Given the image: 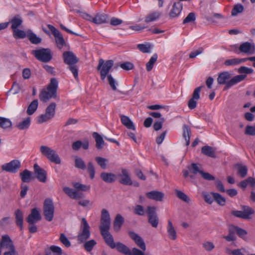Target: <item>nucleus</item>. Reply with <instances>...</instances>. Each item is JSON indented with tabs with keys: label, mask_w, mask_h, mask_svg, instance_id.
<instances>
[{
	"label": "nucleus",
	"mask_w": 255,
	"mask_h": 255,
	"mask_svg": "<svg viewBox=\"0 0 255 255\" xmlns=\"http://www.w3.org/2000/svg\"><path fill=\"white\" fill-rule=\"evenodd\" d=\"M230 78L231 75L227 71L223 72L219 74L217 82L220 85H225L224 90H226L233 85L242 81L246 78V75H237L230 80Z\"/></svg>",
	"instance_id": "nucleus-1"
},
{
	"label": "nucleus",
	"mask_w": 255,
	"mask_h": 255,
	"mask_svg": "<svg viewBox=\"0 0 255 255\" xmlns=\"http://www.w3.org/2000/svg\"><path fill=\"white\" fill-rule=\"evenodd\" d=\"M57 80L55 78H51L47 89H43L39 94L40 101L44 103H46L50 99L55 98L57 96Z\"/></svg>",
	"instance_id": "nucleus-2"
},
{
	"label": "nucleus",
	"mask_w": 255,
	"mask_h": 255,
	"mask_svg": "<svg viewBox=\"0 0 255 255\" xmlns=\"http://www.w3.org/2000/svg\"><path fill=\"white\" fill-rule=\"evenodd\" d=\"M31 53L37 60L42 62L48 63L52 59V51L49 48H41L32 50Z\"/></svg>",
	"instance_id": "nucleus-3"
},
{
	"label": "nucleus",
	"mask_w": 255,
	"mask_h": 255,
	"mask_svg": "<svg viewBox=\"0 0 255 255\" xmlns=\"http://www.w3.org/2000/svg\"><path fill=\"white\" fill-rule=\"evenodd\" d=\"M114 62L113 60L105 61L103 59H100L99 60L97 70L100 71L101 79L102 80L105 79L106 77L109 75V72L114 66Z\"/></svg>",
	"instance_id": "nucleus-4"
},
{
	"label": "nucleus",
	"mask_w": 255,
	"mask_h": 255,
	"mask_svg": "<svg viewBox=\"0 0 255 255\" xmlns=\"http://www.w3.org/2000/svg\"><path fill=\"white\" fill-rule=\"evenodd\" d=\"M90 227L85 218H83L81 221V225L80 226V231L78 236V241L80 243H84L88 240L91 235Z\"/></svg>",
	"instance_id": "nucleus-5"
},
{
	"label": "nucleus",
	"mask_w": 255,
	"mask_h": 255,
	"mask_svg": "<svg viewBox=\"0 0 255 255\" xmlns=\"http://www.w3.org/2000/svg\"><path fill=\"white\" fill-rule=\"evenodd\" d=\"M115 248L119 252L124 255H145L144 253L136 248H132L130 251L126 245L121 242L116 243Z\"/></svg>",
	"instance_id": "nucleus-6"
},
{
	"label": "nucleus",
	"mask_w": 255,
	"mask_h": 255,
	"mask_svg": "<svg viewBox=\"0 0 255 255\" xmlns=\"http://www.w3.org/2000/svg\"><path fill=\"white\" fill-rule=\"evenodd\" d=\"M54 206L53 201L49 198L46 199L43 204V215L47 221H51L54 217Z\"/></svg>",
	"instance_id": "nucleus-7"
},
{
	"label": "nucleus",
	"mask_w": 255,
	"mask_h": 255,
	"mask_svg": "<svg viewBox=\"0 0 255 255\" xmlns=\"http://www.w3.org/2000/svg\"><path fill=\"white\" fill-rule=\"evenodd\" d=\"M156 207L148 206L146 211L148 217V222L153 228H157L159 224V218L156 213Z\"/></svg>",
	"instance_id": "nucleus-8"
},
{
	"label": "nucleus",
	"mask_w": 255,
	"mask_h": 255,
	"mask_svg": "<svg viewBox=\"0 0 255 255\" xmlns=\"http://www.w3.org/2000/svg\"><path fill=\"white\" fill-rule=\"evenodd\" d=\"M20 167V161L18 159H13L8 163L2 165L1 169L3 171L11 174H15L18 172Z\"/></svg>",
	"instance_id": "nucleus-9"
},
{
	"label": "nucleus",
	"mask_w": 255,
	"mask_h": 255,
	"mask_svg": "<svg viewBox=\"0 0 255 255\" xmlns=\"http://www.w3.org/2000/svg\"><path fill=\"white\" fill-rule=\"evenodd\" d=\"M47 27L55 37V42L58 48L59 49H61L66 44V42L62 34L53 25L48 24Z\"/></svg>",
	"instance_id": "nucleus-10"
},
{
	"label": "nucleus",
	"mask_w": 255,
	"mask_h": 255,
	"mask_svg": "<svg viewBox=\"0 0 255 255\" xmlns=\"http://www.w3.org/2000/svg\"><path fill=\"white\" fill-rule=\"evenodd\" d=\"M111 226L110 215L107 210L103 209L101 212L100 230L110 229Z\"/></svg>",
	"instance_id": "nucleus-11"
},
{
	"label": "nucleus",
	"mask_w": 255,
	"mask_h": 255,
	"mask_svg": "<svg viewBox=\"0 0 255 255\" xmlns=\"http://www.w3.org/2000/svg\"><path fill=\"white\" fill-rule=\"evenodd\" d=\"M110 229H104L100 230L101 234L106 244L111 249H113L116 248V244L114 242V238L110 234L109 230Z\"/></svg>",
	"instance_id": "nucleus-12"
},
{
	"label": "nucleus",
	"mask_w": 255,
	"mask_h": 255,
	"mask_svg": "<svg viewBox=\"0 0 255 255\" xmlns=\"http://www.w3.org/2000/svg\"><path fill=\"white\" fill-rule=\"evenodd\" d=\"M128 234L129 237L134 241L136 245L141 249L140 251L144 253L146 250V245L143 239L134 232L129 231Z\"/></svg>",
	"instance_id": "nucleus-13"
},
{
	"label": "nucleus",
	"mask_w": 255,
	"mask_h": 255,
	"mask_svg": "<svg viewBox=\"0 0 255 255\" xmlns=\"http://www.w3.org/2000/svg\"><path fill=\"white\" fill-rule=\"evenodd\" d=\"M64 62L68 65L76 64L79 62V59L72 51H65L62 54Z\"/></svg>",
	"instance_id": "nucleus-14"
},
{
	"label": "nucleus",
	"mask_w": 255,
	"mask_h": 255,
	"mask_svg": "<svg viewBox=\"0 0 255 255\" xmlns=\"http://www.w3.org/2000/svg\"><path fill=\"white\" fill-rule=\"evenodd\" d=\"M239 50L241 52L253 55L255 53V45L254 43L249 42H244L240 45Z\"/></svg>",
	"instance_id": "nucleus-15"
},
{
	"label": "nucleus",
	"mask_w": 255,
	"mask_h": 255,
	"mask_svg": "<svg viewBox=\"0 0 255 255\" xmlns=\"http://www.w3.org/2000/svg\"><path fill=\"white\" fill-rule=\"evenodd\" d=\"M41 219V217L39 211L35 208L31 210L30 214L26 218V221L29 224H34Z\"/></svg>",
	"instance_id": "nucleus-16"
},
{
	"label": "nucleus",
	"mask_w": 255,
	"mask_h": 255,
	"mask_svg": "<svg viewBox=\"0 0 255 255\" xmlns=\"http://www.w3.org/2000/svg\"><path fill=\"white\" fill-rule=\"evenodd\" d=\"M190 173L194 174H200V175L203 176H210L211 175L208 173H206L203 171L201 165L199 164L193 163L189 165L187 167Z\"/></svg>",
	"instance_id": "nucleus-17"
},
{
	"label": "nucleus",
	"mask_w": 255,
	"mask_h": 255,
	"mask_svg": "<svg viewBox=\"0 0 255 255\" xmlns=\"http://www.w3.org/2000/svg\"><path fill=\"white\" fill-rule=\"evenodd\" d=\"M145 196L149 199L161 202L163 200L164 194L160 191L153 190L146 192Z\"/></svg>",
	"instance_id": "nucleus-18"
},
{
	"label": "nucleus",
	"mask_w": 255,
	"mask_h": 255,
	"mask_svg": "<svg viewBox=\"0 0 255 255\" xmlns=\"http://www.w3.org/2000/svg\"><path fill=\"white\" fill-rule=\"evenodd\" d=\"M63 190V191L72 199L78 200L82 198L84 196L83 194L82 193L68 187H64Z\"/></svg>",
	"instance_id": "nucleus-19"
},
{
	"label": "nucleus",
	"mask_w": 255,
	"mask_h": 255,
	"mask_svg": "<svg viewBox=\"0 0 255 255\" xmlns=\"http://www.w3.org/2000/svg\"><path fill=\"white\" fill-rule=\"evenodd\" d=\"M182 9V3L180 1L174 2L169 14L170 17L172 18L177 17L180 14Z\"/></svg>",
	"instance_id": "nucleus-20"
},
{
	"label": "nucleus",
	"mask_w": 255,
	"mask_h": 255,
	"mask_svg": "<svg viewBox=\"0 0 255 255\" xmlns=\"http://www.w3.org/2000/svg\"><path fill=\"white\" fill-rule=\"evenodd\" d=\"M109 16L107 14L98 13L94 17L93 23L96 24H101L108 22Z\"/></svg>",
	"instance_id": "nucleus-21"
},
{
	"label": "nucleus",
	"mask_w": 255,
	"mask_h": 255,
	"mask_svg": "<svg viewBox=\"0 0 255 255\" xmlns=\"http://www.w3.org/2000/svg\"><path fill=\"white\" fill-rule=\"evenodd\" d=\"M12 240L10 237L7 235H4L2 236L1 241L0 242V247L8 249L9 248L14 247Z\"/></svg>",
	"instance_id": "nucleus-22"
},
{
	"label": "nucleus",
	"mask_w": 255,
	"mask_h": 255,
	"mask_svg": "<svg viewBox=\"0 0 255 255\" xmlns=\"http://www.w3.org/2000/svg\"><path fill=\"white\" fill-rule=\"evenodd\" d=\"M125 219L121 214H117L114 221V229L116 232H119L124 224Z\"/></svg>",
	"instance_id": "nucleus-23"
},
{
	"label": "nucleus",
	"mask_w": 255,
	"mask_h": 255,
	"mask_svg": "<svg viewBox=\"0 0 255 255\" xmlns=\"http://www.w3.org/2000/svg\"><path fill=\"white\" fill-rule=\"evenodd\" d=\"M249 185L251 187L255 186V178L249 176L247 179L241 181L239 184L238 186L245 190L247 186Z\"/></svg>",
	"instance_id": "nucleus-24"
},
{
	"label": "nucleus",
	"mask_w": 255,
	"mask_h": 255,
	"mask_svg": "<svg viewBox=\"0 0 255 255\" xmlns=\"http://www.w3.org/2000/svg\"><path fill=\"white\" fill-rule=\"evenodd\" d=\"M89 141L87 139H85L82 142L81 140H77L75 142H74L72 144V149L74 150H78L81 147L84 149H88L89 148Z\"/></svg>",
	"instance_id": "nucleus-25"
},
{
	"label": "nucleus",
	"mask_w": 255,
	"mask_h": 255,
	"mask_svg": "<svg viewBox=\"0 0 255 255\" xmlns=\"http://www.w3.org/2000/svg\"><path fill=\"white\" fill-rule=\"evenodd\" d=\"M121 120L123 125H124L127 128L132 130H135V126L129 117L126 116L121 115Z\"/></svg>",
	"instance_id": "nucleus-26"
},
{
	"label": "nucleus",
	"mask_w": 255,
	"mask_h": 255,
	"mask_svg": "<svg viewBox=\"0 0 255 255\" xmlns=\"http://www.w3.org/2000/svg\"><path fill=\"white\" fill-rule=\"evenodd\" d=\"M15 217V223L21 230L23 228V214L20 209H17L14 213Z\"/></svg>",
	"instance_id": "nucleus-27"
},
{
	"label": "nucleus",
	"mask_w": 255,
	"mask_h": 255,
	"mask_svg": "<svg viewBox=\"0 0 255 255\" xmlns=\"http://www.w3.org/2000/svg\"><path fill=\"white\" fill-rule=\"evenodd\" d=\"M167 232L169 238L172 240H175L177 238L176 232L173 226V224L170 220L168 221V224L167 227Z\"/></svg>",
	"instance_id": "nucleus-28"
},
{
	"label": "nucleus",
	"mask_w": 255,
	"mask_h": 255,
	"mask_svg": "<svg viewBox=\"0 0 255 255\" xmlns=\"http://www.w3.org/2000/svg\"><path fill=\"white\" fill-rule=\"evenodd\" d=\"M191 135V130L190 128L186 125L183 126V137L186 141V145L188 146L190 144V139Z\"/></svg>",
	"instance_id": "nucleus-29"
},
{
	"label": "nucleus",
	"mask_w": 255,
	"mask_h": 255,
	"mask_svg": "<svg viewBox=\"0 0 255 255\" xmlns=\"http://www.w3.org/2000/svg\"><path fill=\"white\" fill-rule=\"evenodd\" d=\"M93 136L95 139L96 148L98 150L102 149L105 145V142L102 137L96 132L93 133Z\"/></svg>",
	"instance_id": "nucleus-30"
},
{
	"label": "nucleus",
	"mask_w": 255,
	"mask_h": 255,
	"mask_svg": "<svg viewBox=\"0 0 255 255\" xmlns=\"http://www.w3.org/2000/svg\"><path fill=\"white\" fill-rule=\"evenodd\" d=\"M161 12L159 11H154L148 14L145 18V22L149 23L158 19L161 16Z\"/></svg>",
	"instance_id": "nucleus-31"
},
{
	"label": "nucleus",
	"mask_w": 255,
	"mask_h": 255,
	"mask_svg": "<svg viewBox=\"0 0 255 255\" xmlns=\"http://www.w3.org/2000/svg\"><path fill=\"white\" fill-rule=\"evenodd\" d=\"M27 37L30 42L32 44H38L41 42V38L37 36L31 30L27 31Z\"/></svg>",
	"instance_id": "nucleus-32"
},
{
	"label": "nucleus",
	"mask_w": 255,
	"mask_h": 255,
	"mask_svg": "<svg viewBox=\"0 0 255 255\" xmlns=\"http://www.w3.org/2000/svg\"><path fill=\"white\" fill-rule=\"evenodd\" d=\"M202 152L209 157H215V149L211 146L205 145L202 147Z\"/></svg>",
	"instance_id": "nucleus-33"
},
{
	"label": "nucleus",
	"mask_w": 255,
	"mask_h": 255,
	"mask_svg": "<svg viewBox=\"0 0 255 255\" xmlns=\"http://www.w3.org/2000/svg\"><path fill=\"white\" fill-rule=\"evenodd\" d=\"M214 200L220 206H223L226 203V199L218 193L211 192Z\"/></svg>",
	"instance_id": "nucleus-34"
},
{
	"label": "nucleus",
	"mask_w": 255,
	"mask_h": 255,
	"mask_svg": "<svg viewBox=\"0 0 255 255\" xmlns=\"http://www.w3.org/2000/svg\"><path fill=\"white\" fill-rule=\"evenodd\" d=\"M47 158L51 162L54 163L56 164H60L61 163V158L55 150L47 157Z\"/></svg>",
	"instance_id": "nucleus-35"
},
{
	"label": "nucleus",
	"mask_w": 255,
	"mask_h": 255,
	"mask_svg": "<svg viewBox=\"0 0 255 255\" xmlns=\"http://www.w3.org/2000/svg\"><path fill=\"white\" fill-rule=\"evenodd\" d=\"M38 105V100H34L28 106L26 113L28 115H32L36 111Z\"/></svg>",
	"instance_id": "nucleus-36"
},
{
	"label": "nucleus",
	"mask_w": 255,
	"mask_h": 255,
	"mask_svg": "<svg viewBox=\"0 0 255 255\" xmlns=\"http://www.w3.org/2000/svg\"><path fill=\"white\" fill-rule=\"evenodd\" d=\"M72 185L75 188L76 191L78 192L81 191H89L90 189V186L82 184L80 182H73Z\"/></svg>",
	"instance_id": "nucleus-37"
},
{
	"label": "nucleus",
	"mask_w": 255,
	"mask_h": 255,
	"mask_svg": "<svg viewBox=\"0 0 255 255\" xmlns=\"http://www.w3.org/2000/svg\"><path fill=\"white\" fill-rule=\"evenodd\" d=\"M245 62V59L240 58H233L226 60L224 62V65L226 66H235Z\"/></svg>",
	"instance_id": "nucleus-38"
},
{
	"label": "nucleus",
	"mask_w": 255,
	"mask_h": 255,
	"mask_svg": "<svg viewBox=\"0 0 255 255\" xmlns=\"http://www.w3.org/2000/svg\"><path fill=\"white\" fill-rule=\"evenodd\" d=\"M233 228V225L231 226L229 229L228 235L227 236H223V238L228 242L234 241L236 240L237 238L235 235L236 233L234 229Z\"/></svg>",
	"instance_id": "nucleus-39"
},
{
	"label": "nucleus",
	"mask_w": 255,
	"mask_h": 255,
	"mask_svg": "<svg viewBox=\"0 0 255 255\" xmlns=\"http://www.w3.org/2000/svg\"><path fill=\"white\" fill-rule=\"evenodd\" d=\"M30 124V118L27 117L26 119L24 120L23 121L19 123L16 126V128H17L20 130H24L27 129Z\"/></svg>",
	"instance_id": "nucleus-40"
},
{
	"label": "nucleus",
	"mask_w": 255,
	"mask_h": 255,
	"mask_svg": "<svg viewBox=\"0 0 255 255\" xmlns=\"http://www.w3.org/2000/svg\"><path fill=\"white\" fill-rule=\"evenodd\" d=\"M242 212L244 216V219H251V216L254 213V210L248 206H243L242 207Z\"/></svg>",
	"instance_id": "nucleus-41"
},
{
	"label": "nucleus",
	"mask_w": 255,
	"mask_h": 255,
	"mask_svg": "<svg viewBox=\"0 0 255 255\" xmlns=\"http://www.w3.org/2000/svg\"><path fill=\"white\" fill-rule=\"evenodd\" d=\"M75 166L82 170H85L86 169V165L83 159L78 156L75 157Z\"/></svg>",
	"instance_id": "nucleus-42"
},
{
	"label": "nucleus",
	"mask_w": 255,
	"mask_h": 255,
	"mask_svg": "<svg viewBox=\"0 0 255 255\" xmlns=\"http://www.w3.org/2000/svg\"><path fill=\"white\" fill-rule=\"evenodd\" d=\"M157 59V54H154L153 56L150 58L149 61L146 64V69L147 71H150L154 66V64L155 63Z\"/></svg>",
	"instance_id": "nucleus-43"
},
{
	"label": "nucleus",
	"mask_w": 255,
	"mask_h": 255,
	"mask_svg": "<svg viewBox=\"0 0 255 255\" xmlns=\"http://www.w3.org/2000/svg\"><path fill=\"white\" fill-rule=\"evenodd\" d=\"M39 149L41 154L46 158L54 150L51 148L46 145H41Z\"/></svg>",
	"instance_id": "nucleus-44"
},
{
	"label": "nucleus",
	"mask_w": 255,
	"mask_h": 255,
	"mask_svg": "<svg viewBox=\"0 0 255 255\" xmlns=\"http://www.w3.org/2000/svg\"><path fill=\"white\" fill-rule=\"evenodd\" d=\"M56 104L55 103H51L46 109L45 112L52 118L55 115V109Z\"/></svg>",
	"instance_id": "nucleus-45"
},
{
	"label": "nucleus",
	"mask_w": 255,
	"mask_h": 255,
	"mask_svg": "<svg viewBox=\"0 0 255 255\" xmlns=\"http://www.w3.org/2000/svg\"><path fill=\"white\" fill-rule=\"evenodd\" d=\"M22 22V19L20 18L19 15L15 16L11 20V28L12 30L17 29Z\"/></svg>",
	"instance_id": "nucleus-46"
},
{
	"label": "nucleus",
	"mask_w": 255,
	"mask_h": 255,
	"mask_svg": "<svg viewBox=\"0 0 255 255\" xmlns=\"http://www.w3.org/2000/svg\"><path fill=\"white\" fill-rule=\"evenodd\" d=\"M244 10V6L240 3L234 5L231 14L232 16H236L238 14L242 13Z\"/></svg>",
	"instance_id": "nucleus-47"
},
{
	"label": "nucleus",
	"mask_w": 255,
	"mask_h": 255,
	"mask_svg": "<svg viewBox=\"0 0 255 255\" xmlns=\"http://www.w3.org/2000/svg\"><path fill=\"white\" fill-rule=\"evenodd\" d=\"M95 160L97 164L103 169H105L107 168V163L108 160L105 158H103L100 156H97L95 158Z\"/></svg>",
	"instance_id": "nucleus-48"
},
{
	"label": "nucleus",
	"mask_w": 255,
	"mask_h": 255,
	"mask_svg": "<svg viewBox=\"0 0 255 255\" xmlns=\"http://www.w3.org/2000/svg\"><path fill=\"white\" fill-rule=\"evenodd\" d=\"M96 244L97 242L94 240L85 241L84 244V248L87 252H90Z\"/></svg>",
	"instance_id": "nucleus-49"
},
{
	"label": "nucleus",
	"mask_w": 255,
	"mask_h": 255,
	"mask_svg": "<svg viewBox=\"0 0 255 255\" xmlns=\"http://www.w3.org/2000/svg\"><path fill=\"white\" fill-rule=\"evenodd\" d=\"M233 229H234L236 234H237L240 238H241L245 240V236L248 234L247 232L245 230L238 226L233 225Z\"/></svg>",
	"instance_id": "nucleus-50"
},
{
	"label": "nucleus",
	"mask_w": 255,
	"mask_h": 255,
	"mask_svg": "<svg viewBox=\"0 0 255 255\" xmlns=\"http://www.w3.org/2000/svg\"><path fill=\"white\" fill-rule=\"evenodd\" d=\"M12 125L10 121L6 118L0 117V127L2 128H7L11 127Z\"/></svg>",
	"instance_id": "nucleus-51"
},
{
	"label": "nucleus",
	"mask_w": 255,
	"mask_h": 255,
	"mask_svg": "<svg viewBox=\"0 0 255 255\" xmlns=\"http://www.w3.org/2000/svg\"><path fill=\"white\" fill-rule=\"evenodd\" d=\"M176 196L180 200L189 203L190 201V198L184 192L178 190H175Z\"/></svg>",
	"instance_id": "nucleus-52"
},
{
	"label": "nucleus",
	"mask_w": 255,
	"mask_h": 255,
	"mask_svg": "<svg viewBox=\"0 0 255 255\" xmlns=\"http://www.w3.org/2000/svg\"><path fill=\"white\" fill-rule=\"evenodd\" d=\"M33 168L36 175H46L47 174V172L37 163L34 164Z\"/></svg>",
	"instance_id": "nucleus-53"
},
{
	"label": "nucleus",
	"mask_w": 255,
	"mask_h": 255,
	"mask_svg": "<svg viewBox=\"0 0 255 255\" xmlns=\"http://www.w3.org/2000/svg\"><path fill=\"white\" fill-rule=\"evenodd\" d=\"M13 35L15 38H24L26 37V33L24 31L17 28L13 30Z\"/></svg>",
	"instance_id": "nucleus-54"
},
{
	"label": "nucleus",
	"mask_w": 255,
	"mask_h": 255,
	"mask_svg": "<svg viewBox=\"0 0 255 255\" xmlns=\"http://www.w3.org/2000/svg\"><path fill=\"white\" fill-rule=\"evenodd\" d=\"M236 168L238 170V173L240 175H246L248 171V168L245 165H242L240 164H236Z\"/></svg>",
	"instance_id": "nucleus-55"
},
{
	"label": "nucleus",
	"mask_w": 255,
	"mask_h": 255,
	"mask_svg": "<svg viewBox=\"0 0 255 255\" xmlns=\"http://www.w3.org/2000/svg\"><path fill=\"white\" fill-rule=\"evenodd\" d=\"M107 79L109 82V84L114 91L117 90L116 85L118 84V83L116 81V80L112 77L111 74L108 75L107 76Z\"/></svg>",
	"instance_id": "nucleus-56"
},
{
	"label": "nucleus",
	"mask_w": 255,
	"mask_h": 255,
	"mask_svg": "<svg viewBox=\"0 0 255 255\" xmlns=\"http://www.w3.org/2000/svg\"><path fill=\"white\" fill-rule=\"evenodd\" d=\"M52 118L49 115H48L46 112L44 114H42L40 116H39L37 119V123L38 124H42L44 122H46L51 119H52Z\"/></svg>",
	"instance_id": "nucleus-57"
},
{
	"label": "nucleus",
	"mask_w": 255,
	"mask_h": 255,
	"mask_svg": "<svg viewBox=\"0 0 255 255\" xmlns=\"http://www.w3.org/2000/svg\"><path fill=\"white\" fill-rule=\"evenodd\" d=\"M238 72L240 74H250L253 73L254 70L251 68H248L246 66H241L238 69Z\"/></svg>",
	"instance_id": "nucleus-58"
},
{
	"label": "nucleus",
	"mask_w": 255,
	"mask_h": 255,
	"mask_svg": "<svg viewBox=\"0 0 255 255\" xmlns=\"http://www.w3.org/2000/svg\"><path fill=\"white\" fill-rule=\"evenodd\" d=\"M196 20V14L194 12L189 13L186 18L183 20V23L186 24L195 21Z\"/></svg>",
	"instance_id": "nucleus-59"
},
{
	"label": "nucleus",
	"mask_w": 255,
	"mask_h": 255,
	"mask_svg": "<svg viewBox=\"0 0 255 255\" xmlns=\"http://www.w3.org/2000/svg\"><path fill=\"white\" fill-rule=\"evenodd\" d=\"M164 118H161L159 120L156 121L153 124V128L155 130L157 131L160 129L162 127L163 123L165 122Z\"/></svg>",
	"instance_id": "nucleus-60"
},
{
	"label": "nucleus",
	"mask_w": 255,
	"mask_h": 255,
	"mask_svg": "<svg viewBox=\"0 0 255 255\" xmlns=\"http://www.w3.org/2000/svg\"><path fill=\"white\" fill-rule=\"evenodd\" d=\"M59 240L66 247L69 248L71 246V244L70 242L64 234L62 233L60 234Z\"/></svg>",
	"instance_id": "nucleus-61"
},
{
	"label": "nucleus",
	"mask_w": 255,
	"mask_h": 255,
	"mask_svg": "<svg viewBox=\"0 0 255 255\" xmlns=\"http://www.w3.org/2000/svg\"><path fill=\"white\" fill-rule=\"evenodd\" d=\"M203 197L205 202L211 204L214 201V198L211 192L208 193L207 192L203 194Z\"/></svg>",
	"instance_id": "nucleus-62"
},
{
	"label": "nucleus",
	"mask_w": 255,
	"mask_h": 255,
	"mask_svg": "<svg viewBox=\"0 0 255 255\" xmlns=\"http://www.w3.org/2000/svg\"><path fill=\"white\" fill-rule=\"evenodd\" d=\"M134 213L138 216H143L144 215V209L142 206L137 205L134 209Z\"/></svg>",
	"instance_id": "nucleus-63"
},
{
	"label": "nucleus",
	"mask_w": 255,
	"mask_h": 255,
	"mask_svg": "<svg viewBox=\"0 0 255 255\" xmlns=\"http://www.w3.org/2000/svg\"><path fill=\"white\" fill-rule=\"evenodd\" d=\"M245 134L248 135H255V127L248 125L245 131Z\"/></svg>",
	"instance_id": "nucleus-64"
}]
</instances>
